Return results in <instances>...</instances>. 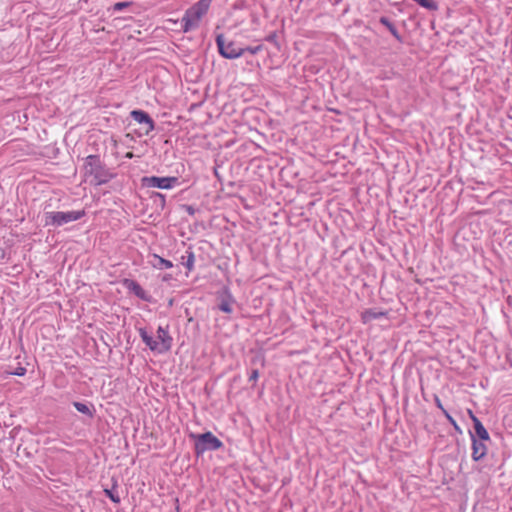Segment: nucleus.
<instances>
[{"instance_id": "c85d7f7f", "label": "nucleus", "mask_w": 512, "mask_h": 512, "mask_svg": "<svg viewBox=\"0 0 512 512\" xmlns=\"http://www.w3.org/2000/svg\"><path fill=\"white\" fill-rule=\"evenodd\" d=\"M259 378V371L258 369H253L250 373V376H249V381H257V379Z\"/></svg>"}, {"instance_id": "bb28decb", "label": "nucleus", "mask_w": 512, "mask_h": 512, "mask_svg": "<svg viewBox=\"0 0 512 512\" xmlns=\"http://www.w3.org/2000/svg\"><path fill=\"white\" fill-rule=\"evenodd\" d=\"M27 370L25 367L19 366L14 371L10 372L12 375L16 376H24L26 374Z\"/></svg>"}, {"instance_id": "c756f323", "label": "nucleus", "mask_w": 512, "mask_h": 512, "mask_svg": "<svg viewBox=\"0 0 512 512\" xmlns=\"http://www.w3.org/2000/svg\"><path fill=\"white\" fill-rule=\"evenodd\" d=\"M184 209L189 215H194L196 211L195 208L191 205H184Z\"/></svg>"}, {"instance_id": "1a4fd4ad", "label": "nucleus", "mask_w": 512, "mask_h": 512, "mask_svg": "<svg viewBox=\"0 0 512 512\" xmlns=\"http://www.w3.org/2000/svg\"><path fill=\"white\" fill-rule=\"evenodd\" d=\"M121 284L130 293L134 294L136 297H138L142 301L149 302V303L153 302V297L150 294H148L136 280H133L130 278H123L121 280Z\"/></svg>"}, {"instance_id": "aec40b11", "label": "nucleus", "mask_w": 512, "mask_h": 512, "mask_svg": "<svg viewBox=\"0 0 512 512\" xmlns=\"http://www.w3.org/2000/svg\"><path fill=\"white\" fill-rule=\"evenodd\" d=\"M199 20L194 19L190 15H188V11L186 10L183 18H182V28L184 32H188L194 27L198 26Z\"/></svg>"}, {"instance_id": "9b49d317", "label": "nucleus", "mask_w": 512, "mask_h": 512, "mask_svg": "<svg viewBox=\"0 0 512 512\" xmlns=\"http://www.w3.org/2000/svg\"><path fill=\"white\" fill-rule=\"evenodd\" d=\"M486 442H491L490 440H479V439H471V448L472 454L471 457L473 461L479 462L481 461L488 452V447Z\"/></svg>"}, {"instance_id": "0eeeda50", "label": "nucleus", "mask_w": 512, "mask_h": 512, "mask_svg": "<svg viewBox=\"0 0 512 512\" xmlns=\"http://www.w3.org/2000/svg\"><path fill=\"white\" fill-rule=\"evenodd\" d=\"M217 297V308L226 314H231L233 312V304L236 303L234 296L232 295L230 288L228 286H223L216 293Z\"/></svg>"}, {"instance_id": "7ed1b4c3", "label": "nucleus", "mask_w": 512, "mask_h": 512, "mask_svg": "<svg viewBox=\"0 0 512 512\" xmlns=\"http://www.w3.org/2000/svg\"><path fill=\"white\" fill-rule=\"evenodd\" d=\"M86 215L84 209L77 211H46L44 213V226L45 227H61L73 221L80 220Z\"/></svg>"}, {"instance_id": "f8f14e48", "label": "nucleus", "mask_w": 512, "mask_h": 512, "mask_svg": "<svg viewBox=\"0 0 512 512\" xmlns=\"http://www.w3.org/2000/svg\"><path fill=\"white\" fill-rule=\"evenodd\" d=\"M212 0H199L188 11V15L196 20H200L208 11Z\"/></svg>"}, {"instance_id": "9d476101", "label": "nucleus", "mask_w": 512, "mask_h": 512, "mask_svg": "<svg viewBox=\"0 0 512 512\" xmlns=\"http://www.w3.org/2000/svg\"><path fill=\"white\" fill-rule=\"evenodd\" d=\"M158 345H160V354L171 350L173 338L169 334V325L166 327L159 326L157 329Z\"/></svg>"}, {"instance_id": "20e7f679", "label": "nucleus", "mask_w": 512, "mask_h": 512, "mask_svg": "<svg viewBox=\"0 0 512 512\" xmlns=\"http://www.w3.org/2000/svg\"><path fill=\"white\" fill-rule=\"evenodd\" d=\"M218 53L225 59H237L243 55L242 46L235 40L226 39L224 34H217L215 37Z\"/></svg>"}, {"instance_id": "7c9ffc66", "label": "nucleus", "mask_w": 512, "mask_h": 512, "mask_svg": "<svg viewBox=\"0 0 512 512\" xmlns=\"http://www.w3.org/2000/svg\"><path fill=\"white\" fill-rule=\"evenodd\" d=\"M169 279H171V275H165L164 278H163V280H165V281H167Z\"/></svg>"}, {"instance_id": "393cba45", "label": "nucleus", "mask_w": 512, "mask_h": 512, "mask_svg": "<svg viewBox=\"0 0 512 512\" xmlns=\"http://www.w3.org/2000/svg\"><path fill=\"white\" fill-rule=\"evenodd\" d=\"M262 49H263V45L262 44H259L257 46H245V47L242 46L243 55L246 52L254 55V54H257L258 52H260Z\"/></svg>"}, {"instance_id": "6e6552de", "label": "nucleus", "mask_w": 512, "mask_h": 512, "mask_svg": "<svg viewBox=\"0 0 512 512\" xmlns=\"http://www.w3.org/2000/svg\"><path fill=\"white\" fill-rule=\"evenodd\" d=\"M469 417L472 421V430H469L470 439H479V440H490V435L481 420L472 412V410H468Z\"/></svg>"}, {"instance_id": "dca6fc26", "label": "nucleus", "mask_w": 512, "mask_h": 512, "mask_svg": "<svg viewBox=\"0 0 512 512\" xmlns=\"http://www.w3.org/2000/svg\"><path fill=\"white\" fill-rule=\"evenodd\" d=\"M73 407L81 414L93 419L96 413L95 406L90 402L73 401Z\"/></svg>"}, {"instance_id": "f03ea898", "label": "nucleus", "mask_w": 512, "mask_h": 512, "mask_svg": "<svg viewBox=\"0 0 512 512\" xmlns=\"http://www.w3.org/2000/svg\"><path fill=\"white\" fill-rule=\"evenodd\" d=\"M189 438L194 442V453L197 458L207 451H217L224 447L223 442L211 431L190 433Z\"/></svg>"}, {"instance_id": "f257e3e1", "label": "nucleus", "mask_w": 512, "mask_h": 512, "mask_svg": "<svg viewBox=\"0 0 512 512\" xmlns=\"http://www.w3.org/2000/svg\"><path fill=\"white\" fill-rule=\"evenodd\" d=\"M82 170L86 178H91L90 184L94 186L106 184L117 175L97 154H91L84 158Z\"/></svg>"}, {"instance_id": "423d86ee", "label": "nucleus", "mask_w": 512, "mask_h": 512, "mask_svg": "<svg viewBox=\"0 0 512 512\" xmlns=\"http://www.w3.org/2000/svg\"><path fill=\"white\" fill-rule=\"evenodd\" d=\"M130 117L137 122L141 127L139 130H134L138 136H148L156 126L155 121L150 114L142 109H134L130 112Z\"/></svg>"}, {"instance_id": "412c9836", "label": "nucleus", "mask_w": 512, "mask_h": 512, "mask_svg": "<svg viewBox=\"0 0 512 512\" xmlns=\"http://www.w3.org/2000/svg\"><path fill=\"white\" fill-rule=\"evenodd\" d=\"M182 264L186 267L188 272H191L194 269L195 263V254L191 249L186 251V255L182 256Z\"/></svg>"}, {"instance_id": "39448f33", "label": "nucleus", "mask_w": 512, "mask_h": 512, "mask_svg": "<svg viewBox=\"0 0 512 512\" xmlns=\"http://www.w3.org/2000/svg\"><path fill=\"white\" fill-rule=\"evenodd\" d=\"M180 185L179 178L176 176H144L141 178L142 188H158L169 190Z\"/></svg>"}, {"instance_id": "a211bd4d", "label": "nucleus", "mask_w": 512, "mask_h": 512, "mask_svg": "<svg viewBox=\"0 0 512 512\" xmlns=\"http://www.w3.org/2000/svg\"><path fill=\"white\" fill-rule=\"evenodd\" d=\"M148 198L153 201V204L158 211H163L166 206V197L164 194L156 191H147Z\"/></svg>"}, {"instance_id": "4be33fe9", "label": "nucleus", "mask_w": 512, "mask_h": 512, "mask_svg": "<svg viewBox=\"0 0 512 512\" xmlns=\"http://www.w3.org/2000/svg\"><path fill=\"white\" fill-rule=\"evenodd\" d=\"M413 1L429 11H437L439 8L438 2L436 0H413Z\"/></svg>"}, {"instance_id": "2eb2a0df", "label": "nucleus", "mask_w": 512, "mask_h": 512, "mask_svg": "<svg viewBox=\"0 0 512 512\" xmlns=\"http://www.w3.org/2000/svg\"><path fill=\"white\" fill-rule=\"evenodd\" d=\"M379 23L383 25L399 43H404V37L399 33L396 25L388 17L381 16Z\"/></svg>"}, {"instance_id": "b1692460", "label": "nucleus", "mask_w": 512, "mask_h": 512, "mask_svg": "<svg viewBox=\"0 0 512 512\" xmlns=\"http://www.w3.org/2000/svg\"><path fill=\"white\" fill-rule=\"evenodd\" d=\"M132 4H133L132 2H128V1L116 2L110 9L113 12H120V11L124 10L125 8L131 6Z\"/></svg>"}, {"instance_id": "f3484780", "label": "nucleus", "mask_w": 512, "mask_h": 512, "mask_svg": "<svg viewBox=\"0 0 512 512\" xmlns=\"http://www.w3.org/2000/svg\"><path fill=\"white\" fill-rule=\"evenodd\" d=\"M149 264L159 270L170 269L173 267V263L170 260L160 257L157 254H152L150 256Z\"/></svg>"}, {"instance_id": "5701e85b", "label": "nucleus", "mask_w": 512, "mask_h": 512, "mask_svg": "<svg viewBox=\"0 0 512 512\" xmlns=\"http://www.w3.org/2000/svg\"><path fill=\"white\" fill-rule=\"evenodd\" d=\"M445 418L448 420V422L453 426L454 430L456 431V433L458 434H462V429L461 427L458 425V423L456 422V420L450 415V413L448 411H444V414Z\"/></svg>"}, {"instance_id": "cd10ccee", "label": "nucleus", "mask_w": 512, "mask_h": 512, "mask_svg": "<svg viewBox=\"0 0 512 512\" xmlns=\"http://www.w3.org/2000/svg\"><path fill=\"white\" fill-rule=\"evenodd\" d=\"M434 403H435L436 407H437V408H439V409L442 411V413H443V414H444V411H447V410L443 407V405H442V402H441L440 398H439V397H438V395H436V394H434Z\"/></svg>"}, {"instance_id": "ddd939ff", "label": "nucleus", "mask_w": 512, "mask_h": 512, "mask_svg": "<svg viewBox=\"0 0 512 512\" xmlns=\"http://www.w3.org/2000/svg\"><path fill=\"white\" fill-rule=\"evenodd\" d=\"M388 311L387 310H378L377 308H369L365 309L361 312V321L363 324L370 323L373 320L380 318H387Z\"/></svg>"}, {"instance_id": "6ab92c4d", "label": "nucleus", "mask_w": 512, "mask_h": 512, "mask_svg": "<svg viewBox=\"0 0 512 512\" xmlns=\"http://www.w3.org/2000/svg\"><path fill=\"white\" fill-rule=\"evenodd\" d=\"M112 486L111 488H104V494L106 497H108L113 503L119 504L121 502V498L118 494L117 488H118V481L116 478L112 477Z\"/></svg>"}, {"instance_id": "4468645a", "label": "nucleus", "mask_w": 512, "mask_h": 512, "mask_svg": "<svg viewBox=\"0 0 512 512\" xmlns=\"http://www.w3.org/2000/svg\"><path fill=\"white\" fill-rule=\"evenodd\" d=\"M139 335L145 345L152 351L160 354V345H158V341L154 339V337L148 333L146 328L138 329Z\"/></svg>"}, {"instance_id": "a878e982", "label": "nucleus", "mask_w": 512, "mask_h": 512, "mask_svg": "<svg viewBox=\"0 0 512 512\" xmlns=\"http://www.w3.org/2000/svg\"><path fill=\"white\" fill-rule=\"evenodd\" d=\"M265 40L267 42L273 43L278 49L280 48L279 42H278V36L276 32L270 33Z\"/></svg>"}]
</instances>
